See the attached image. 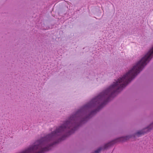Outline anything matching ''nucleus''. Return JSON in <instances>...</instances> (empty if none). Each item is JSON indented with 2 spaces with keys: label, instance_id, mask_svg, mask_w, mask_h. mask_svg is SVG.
<instances>
[{
  "label": "nucleus",
  "instance_id": "nucleus-1",
  "mask_svg": "<svg viewBox=\"0 0 153 153\" xmlns=\"http://www.w3.org/2000/svg\"><path fill=\"white\" fill-rule=\"evenodd\" d=\"M152 125L153 124H151L148 127L146 128L143 130L138 131L135 134V135L139 137L140 135L143 134L149 131L152 129L151 128L152 126Z\"/></svg>",
  "mask_w": 153,
  "mask_h": 153
},
{
  "label": "nucleus",
  "instance_id": "nucleus-3",
  "mask_svg": "<svg viewBox=\"0 0 153 153\" xmlns=\"http://www.w3.org/2000/svg\"><path fill=\"white\" fill-rule=\"evenodd\" d=\"M111 145V143L106 144L105 145V149L106 148H107L108 147L110 146Z\"/></svg>",
  "mask_w": 153,
  "mask_h": 153
},
{
  "label": "nucleus",
  "instance_id": "nucleus-2",
  "mask_svg": "<svg viewBox=\"0 0 153 153\" xmlns=\"http://www.w3.org/2000/svg\"><path fill=\"white\" fill-rule=\"evenodd\" d=\"M129 137L128 136H126L125 137H122L120 138V139L121 140H122L123 141H125L126 140H127L128 139H129Z\"/></svg>",
  "mask_w": 153,
  "mask_h": 153
},
{
  "label": "nucleus",
  "instance_id": "nucleus-4",
  "mask_svg": "<svg viewBox=\"0 0 153 153\" xmlns=\"http://www.w3.org/2000/svg\"><path fill=\"white\" fill-rule=\"evenodd\" d=\"M101 150V149H98L96 150L95 151V152L96 153H99V152H100V151Z\"/></svg>",
  "mask_w": 153,
  "mask_h": 153
}]
</instances>
